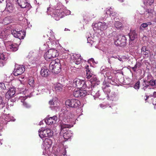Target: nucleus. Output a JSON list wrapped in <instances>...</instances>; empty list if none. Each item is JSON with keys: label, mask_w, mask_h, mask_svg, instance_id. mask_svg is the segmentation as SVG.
<instances>
[{"label": "nucleus", "mask_w": 156, "mask_h": 156, "mask_svg": "<svg viewBox=\"0 0 156 156\" xmlns=\"http://www.w3.org/2000/svg\"><path fill=\"white\" fill-rule=\"evenodd\" d=\"M154 97L156 98V91L154 92Z\"/></svg>", "instance_id": "obj_47"}, {"label": "nucleus", "mask_w": 156, "mask_h": 156, "mask_svg": "<svg viewBox=\"0 0 156 156\" xmlns=\"http://www.w3.org/2000/svg\"><path fill=\"white\" fill-rule=\"evenodd\" d=\"M57 101H55L54 99H52L49 101V104L51 106H55V105H57Z\"/></svg>", "instance_id": "obj_35"}, {"label": "nucleus", "mask_w": 156, "mask_h": 156, "mask_svg": "<svg viewBox=\"0 0 156 156\" xmlns=\"http://www.w3.org/2000/svg\"><path fill=\"white\" fill-rule=\"evenodd\" d=\"M4 0H0V3L2 2V1H3Z\"/></svg>", "instance_id": "obj_51"}, {"label": "nucleus", "mask_w": 156, "mask_h": 156, "mask_svg": "<svg viewBox=\"0 0 156 156\" xmlns=\"http://www.w3.org/2000/svg\"><path fill=\"white\" fill-rule=\"evenodd\" d=\"M39 135L41 138L42 139L44 137H51L53 135V132L51 129H47L39 131Z\"/></svg>", "instance_id": "obj_6"}, {"label": "nucleus", "mask_w": 156, "mask_h": 156, "mask_svg": "<svg viewBox=\"0 0 156 156\" xmlns=\"http://www.w3.org/2000/svg\"><path fill=\"white\" fill-rule=\"evenodd\" d=\"M61 66L59 62L55 60L52 61L49 64V69L52 72L55 74H57L61 71Z\"/></svg>", "instance_id": "obj_1"}, {"label": "nucleus", "mask_w": 156, "mask_h": 156, "mask_svg": "<svg viewBox=\"0 0 156 156\" xmlns=\"http://www.w3.org/2000/svg\"><path fill=\"white\" fill-rule=\"evenodd\" d=\"M13 6L10 3L7 4L5 10L9 12H11L13 9Z\"/></svg>", "instance_id": "obj_28"}, {"label": "nucleus", "mask_w": 156, "mask_h": 156, "mask_svg": "<svg viewBox=\"0 0 156 156\" xmlns=\"http://www.w3.org/2000/svg\"><path fill=\"white\" fill-rule=\"evenodd\" d=\"M7 59V57L3 53H0V67H2L4 66Z\"/></svg>", "instance_id": "obj_18"}, {"label": "nucleus", "mask_w": 156, "mask_h": 156, "mask_svg": "<svg viewBox=\"0 0 156 156\" xmlns=\"http://www.w3.org/2000/svg\"><path fill=\"white\" fill-rule=\"evenodd\" d=\"M28 83L30 87H32V88L34 87L35 86L34 81L33 77H29L28 80Z\"/></svg>", "instance_id": "obj_29"}, {"label": "nucleus", "mask_w": 156, "mask_h": 156, "mask_svg": "<svg viewBox=\"0 0 156 156\" xmlns=\"http://www.w3.org/2000/svg\"><path fill=\"white\" fill-rule=\"evenodd\" d=\"M155 22H156V20H155Z\"/></svg>", "instance_id": "obj_53"}, {"label": "nucleus", "mask_w": 156, "mask_h": 156, "mask_svg": "<svg viewBox=\"0 0 156 156\" xmlns=\"http://www.w3.org/2000/svg\"><path fill=\"white\" fill-rule=\"evenodd\" d=\"M85 67L86 69V73H90L91 72V69L89 68V67L88 65H87Z\"/></svg>", "instance_id": "obj_45"}, {"label": "nucleus", "mask_w": 156, "mask_h": 156, "mask_svg": "<svg viewBox=\"0 0 156 156\" xmlns=\"http://www.w3.org/2000/svg\"><path fill=\"white\" fill-rule=\"evenodd\" d=\"M0 88L2 90V91L3 90L6 89L5 84L3 83H0Z\"/></svg>", "instance_id": "obj_41"}, {"label": "nucleus", "mask_w": 156, "mask_h": 156, "mask_svg": "<svg viewBox=\"0 0 156 156\" xmlns=\"http://www.w3.org/2000/svg\"><path fill=\"white\" fill-rule=\"evenodd\" d=\"M16 93L15 90L14 88H10L8 91L6 93L5 95V98L9 99L13 97Z\"/></svg>", "instance_id": "obj_17"}, {"label": "nucleus", "mask_w": 156, "mask_h": 156, "mask_svg": "<svg viewBox=\"0 0 156 156\" xmlns=\"http://www.w3.org/2000/svg\"><path fill=\"white\" fill-rule=\"evenodd\" d=\"M87 91L85 90H75L73 93V96L76 98L84 97L87 95Z\"/></svg>", "instance_id": "obj_13"}, {"label": "nucleus", "mask_w": 156, "mask_h": 156, "mask_svg": "<svg viewBox=\"0 0 156 156\" xmlns=\"http://www.w3.org/2000/svg\"><path fill=\"white\" fill-rule=\"evenodd\" d=\"M154 2V0H145L144 3H146L147 4H148L150 5L153 4Z\"/></svg>", "instance_id": "obj_36"}, {"label": "nucleus", "mask_w": 156, "mask_h": 156, "mask_svg": "<svg viewBox=\"0 0 156 156\" xmlns=\"http://www.w3.org/2000/svg\"><path fill=\"white\" fill-rule=\"evenodd\" d=\"M115 27L117 29H119L122 27V24L119 21H115L114 23Z\"/></svg>", "instance_id": "obj_30"}, {"label": "nucleus", "mask_w": 156, "mask_h": 156, "mask_svg": "<svg viewBox=\"0 0 156 156\" xmlns=\"http://www.w3.org/2000/svg\"><path fill=\"white\" fill-rule=\"evenodd\" d=\"M113 109L111 107V106H110L107 109V111L110 113H112V114H115V112H113Z\"/></svg>", "instance_id": "obj_38"}, {"label": "nucleus", "mask_w": 156, "mask_h": 156, "mask_svg": "<svg viewBox=\"0 0 156 156\" xmlns=\"http://www.w3.org/2000/svg\"><path fill=\"white\" fill-rule=\"evenodd\" d=\"M57 119V116L54 115L53 117L48 116L45 119V121L48 125L53 124L56 123Z\"/></svg>", "instance_id": "obj_14"}, {"label": "nucleus", "mask_w": 156, "mask_h": 156, "mask_svg": "<svg viewBox=\"0 0 156 156\" xmlns=\"http://www.w3.org/2000/svg\"><path fill=\"white\" fill-rule=\"evenodd\" d=\"M146 98L145 99V101H146L148 99V98L150 97V96L146 95Z\"/></svg>", "instance_id": "obj_48"}, {"label": "nucleus", "mask_w": 156, "mask_h": 156, "mask_svg": "<svg viewBox=\"0 0 156 156\" xmlns=\"http://www.w3.org/2000/svg\"><path fill=\"white\" fill-rule=\"evenodd\" d=\"M27 0H17V2L19 6L22 8H28L30 4L28 3Z\"/></svg>", "instance_id": "obj_15"}, {"label": "nucleus", "mask_w": 156, "mask_h": 156, "mask_svg": "<svg viewBox=\"0 0 156 156\" xmlns=\"http://www.w3.org/2000/svg\"><path fill=\"white\" fill-rule=\"evenodd\" d=\"M68 29H67V28H65V31H66L67 30H68Z\"/></svg>", "instance_id": "obj_52"}, {"label": "nucleus", "mask_w": 156, "mask_h": 156, "mask_svg": "<svg viewBox=\"0 0 156 156\" xmlns=\"http://www.w3.org/2000/svg\"><path fill=\"white\" fill-rule=\"evenodd\" d=\"M73 86L77 88H81L86 86L85 81L79 79H75L73 80Z\"/></svg>", "instance_id": "obj_10"}, {"label": "nucleus", "mask_w": 156, "mask_h": 156, "mask_svg": "<svg viewBox=\"0 0 156 156\" xmlns=\"http://www.w3.org/2000/svg\"><path fill=\"white\" fill-rule=\"evenodd\" d=\"M109 13L110 16H115L117 14V13H116L115 12V11L114 9L112 11H111V12H109Z\"/></svg>", "instance_id": "obj_44"}, {"label": "nucleus", "mask_w": 156, "mask_h": 156, "mask_svg": "<svg viewBox=\"0 0 156 156\" xmlns=\"http://www.w3.org/2000/svg\"><path fill=\"white\" fill-rule=\"evenodd\" d=\"M12 34L15 37L18 38L20 41L24 38L25 34V33L22 31H18L16 30H12Z\"/></svg>", "instance_id": "obj_11"}, {"label": "nucleus", "mask_w": 156, "mask_h": 156, "mask_svg": "<svg viewBox=\"0 0 156 156\" xmlns=\"http://www.w3.org/2000/svg\"><path fill=\"white\" fill-rule=\"evenodd\" d=\"M129 40L131 41H133L136 37L137 35L135 30L131 31L129 34Z\"/></svg>", "instance_id": "obj_25"}, {"label": "nucleus", "mask_w": 156, "mask_h": 156, "mask_svg": "<svg viewBox=\"0 0 156 156\" xmlns=\"http://www.w3.org/2000/svg\"><path fill=\"white\" fill-rule=\"evenodd\" d=\"M25 70L24 66L23 65H16L15 66L13 74L15 76L21 75L23 73Z\"/></svg>", "instance_id": "obj_8"}, {"label": "nucleus", "mask_w": 156, "mask_h": 156, "mask_svg": "<svg viewBox=\"0 0 156 156\" xmlns=\"http://www.w3.org/2000/svg\"><path fill=\"white\" fill-rule=\"evenodd\" d=\"M72 59H73V62L75 64L78 65L80 64L81 62L82 58L79 54H75L73 55V58Z\"/></svg>", "instance_id": "obj_16"}, {"label": "nucleus", "mask_w": 156, "mask_h": 156, "mask_svg": "<svg viewBox=\"0 0 156 156\" xmlns=\"http://www.w3.org/2000/svg\"><path fill=\"white\" fill-rule=\"evenodd\" d=\"M154 12V10L153 9H148L146 10V12H147L151 16L153 15V13Z\"/></svg>", "instance_id": "obj_34"}, {"label": "nucleus", "mask_w": 156, "mask_h": 156, "mask_svg": "<svg viewBox=\"0 0 156 156\" xmlns=\"http://www.w3.org/2000/svg\"><path fill=\"white\" fill-rule=\"evenodd\" d=\"M126 38L125 36L119 35L115 41V44L118 46H124L126 45Z\"/></svg>", "instance_id": "obj_5"}, {"label": "nucleus", "mask_w": 156, "mask_h": 156, "mask_svg": "<svg viewBox=\"0 0 156 156\" xmlns=\"http://www.w3.org/2000/svg\"><path fill=\"white\" fill-rule=\"evenodd\" d=\"M7 51H15L18 49V45L15 43L11 44L8 43L5 45Z\"/></svg>", "instance_id": "obj_12"}, {"label": "nucleus", "mask_w": 156, "mask_h": 156, "mask_svg": "<svg viewBox=\"0 0 156 156\" xmlns=\"http://www.w3.org/2000/svg\"><path fill=\"white\" fill-rule=\"evenodd\" d=\"M58 55L57 51L55 49H50L45 54L44 56L46 59L52 58L57 57Z\"/></svg>", "instance_id": "obj_3"}, {"label": "nucleus", "mask_w": 156, "mask_h": 156, "mask_svg": "<svg viewBox=\"0 0 156 156\" xmlns=\"http://www.w3.org/2000/svg\"><path fill=\"white\" fill-rule=\"evenodd\" d=\"M93 75L92 73L91 72L90 73H86V76L87 78L88 79H89L92 77Z\"/></svg>", "instance_id": "obj_43"}, {"label": "nucleus", "mask_w": 156, "mask_h": 156, "mask_svg": "<svg viewBox=\"0 0 156 156\" xmlns=\"http://www.w3.org/2000/svg\"><path fill=\"white\" fill-rule=\"evenodd\" d=\"M12 21V18L11 16H8L5 18L2 21V23L4 25H6L10 23H11Z\"/></svg>", "instance_id": "obj_21"}, {"label": "nucleus", "mask_w": 156, "mask_h": 156, "mask_svg": "<svg viewBox=\"0 0 156 156\" xmlns=\"http://www.w3.org/2000/svg\"><path fill=\"white\" fill-rule=\"evenodd\" d=\"M64 129L63 133V137L64 139L66 140L70 139L72 136V133L70 131L66 130Z\"/></svg>", "instance_id": "obj_19"}, {"label": "nucleus", "mask_w": 156, "mask_h": 156, "mask_svg": "<svg viewBox=\"0 0 156 156\" xmlns=\"http://www.w3.org/2000/svg\"><path fill=\"white\" fill-rule=\"evenodd\" d=\"M140 66V63H136L134 66V67H132V69L134 71H135L136 70L137 68H139Z\"/></svg>", "instance_id": "obj_37"}, {"label": "nucleus", "mask_w": 156, "mask_h": 156, "mask_svg": "<svg viewBox=\"0 0 156 156\" xmlns=\"http://www.w3.org/2000/svg\"><path fill=\"white\" fill-rule=\"evenodd\" d=\"M65 150L64 148H62L57 153L56 155V156H67Z\"/></svg>", "instance_id": "obj_27"}, {"label": "nucleus", "mask_w": 156, "mask_h": 156, "mask_svg": "<svg viewBox=\"0 0 156 156\" xmlns=\"http://www.w3.org/2000/svg\"><path fill=\"white\" fill-rule=\"evenodd\" d=\"M109 84L105 83H104L102 87L103 91L108 95L110 92V89L109 88Z\"/></svg>", "instance_id": "obj_22"}, {"label": "nucleus", "mask_w": 156, "mask_h": 156, "mask_svg": "<svg viewBox=\"0 0 156 156\" xmlns=\"http://www.w3.org/2000/svg\"><path fill=\"white\" fill-rule=\"evenodd\" d=\"M150 86H156V79L151 80L148 82H147L145 80H144L141 83V87L144 90H145L147 88L151 90V89L150 88Z\"/></svg>", "instance_id": "obj_4"}, {"label": "nucleus", "mask_w": 156, "mask_h": 156, "mask_svg": "<svg viewBox=\"0 0 156 156\" xmlns=\"http://www.w3.org/2000/svg\"><path fill=\"white\" fill-rule=\"evenodd\" d=\"M49 70L46 69L45 67L42 68L41 71V74L43 76L47 77L49 74Z\"/></svg>", "instance_id": "obj_23"}, {"label": "nucleus", "mask_w": 156, "mask_h": 156, "mask_svg": "<svg viewBox=\"0 0 156 156\" xmlns=\"http://www.w3.org/2000/svg\"><path fill=\"white\" fill-rule=\"evenodd\" d=\"M152 24V23L151 22L145 23H143L141 24L140 27V29H141L142 28L141 27L144 28H146L148 26L151 25Z\"/></svg>", "instance_id": "obj_31"}, {"label": "nucleus", "mask_w": 156, "mask_h": 156, "mask_svg": "<svg viewBox=\"0 0 156 156\" xmlns=\"http://www.w3.org/2000/svg\"><path fill=\"white\" fill-rule=\"evenodd\" d=\"M80 104V101L75 99L67 100L65 102L66 105L67 107L72 108H77Z\"/></svg>", "instance_id": "obj_2"}, {"label": "nucleus", "mask_w": 156, "mask_h": 156, "mask_svg": "<svg viewBox=\"0 0 156 156\" xmlns=\"http://www.w3.org/2000/svg\"><path fill=\"white\" fill-rule=\"evenodd\" d=\"M62 86L60 83L57 84L55 87V89L56 90L61 91L62 90Z\"/></svg>", "instance_id": "obj_33"}, {"label": "nucleus", "mask_w": 156, "mask_h": 156, "mask_svg": "<svg viewBox=\"0 0 156 156\" xmlns=\"http://www.w3.org/2000/svg\"><path fill=\"white\" fill-rule=\"evenodd\" d=\"M141 51L143 55H147V57H148V54L150 53V51L147 49L146 46H143L141 48Z\"/></svg>", "instance_id": "obj_26"}, {"label": "nucleus", "mask_w": 156, "mask_h": 156, "mask_svg": "<svg viewBox=\"0 0 156 156\" xmlns=\"http://www.w3.org/2000/svg\"><path fill=\"white\" fill-rule=\"evenodd\" d=\"M113 96L112 97H115L116 96V94H113Z\"/></svg>", "instance_id": "obj_50"}, {"label": "nucleus", "mask_w": 156, "mask_h": 156, "mask_svg": "<svg viewBox=\"0 0 156 156\" xmlns=\"http://www.w3.org/2000/svg\"><path fill=\"white\" fill-rule=\"evenodd\" d=\"M140 81H137L135 84L134 88L136 89H139L140 87Z\"/></svg>", "instance_id": "obj_39"}, {"label": "nucleus", "mask_w": 156, "mask_h": 156, "mask_svg": "<svg viewBox=\"0 0 156 156\" xmlns=\"http://www.w3.org/2000/svg\"><path fill=\"white\" fill-rule=\"evenodd\" d=\"M114 9L113 7L112 8V7H110L109 8H107V9L106 13L107 14H109V12H111V11H112Z\"/></svg>", "instance_id": "obj_42"}, {"label": "nucleus", "mask_w": 156, "mask_h": 156, "mask_svg": "<svg viewBox=\"0 0 156 156\" xmlns=\"http://www.w3.org/2000/svg\"><path fill=\"white\" fill-rule=\"evenodd\" d=\"M99 106L100 108H101L103 109L105 108H106L107 107V105H104L102 104H100L99 105Z\"/></svg>", "instance_id": "obj_46"}, {"label": "nucleus", "mask_w": 156, "mask_h": 156, "mask_svg": "<svg viewBox=\"0 0 156 156\" xmlns=\"http://www.w3.org/2000/svg\"><path fill=\"white\" fill-rule=\"evenodd\" d=\"M5 105L2 97L0 96V109L3 108L5 106Z\"/></svg>", "instance_id": "obj_32"}, {"label": "nucleus", "mask_w": 156, "mask_h": 156, "mask_svg": "<svg viewBox=\"0 0 156 156\" xmlns=\"http://www.w3.org/2000/svg\"><path fill=\"white\" fill-rule=\"evenodd\" d=\"M52 141L51 139L48 138H45V139L43 140V144L45 147L48 148L50 147L52 144Z\"/></svg>", "instance_id": "obj_20"}, {"label": "nucleus", "mask_w": 156, "mask_h": 156, "mask_svg": "<svg viewBox=\"0 0 156 156\" xmlns=\"http://www.w3.org/2000/svg\"><path fill=\"white\" fill-rule=\"evenodd\" d=\"M69 119L64 118L60 122V126L61 127V133H63L64 129H66V128H69L71 127L70 125L68 124Z\"/></svg>", "instance_id": "obj_7"}, {"label": "nucleus", "mask_w": 156, "mask_h": 156, "mask_svg": "<svg viewBox=\"0 0 156 156\" xmlns=\"http://www.w3.org/2000/svg\"><path fill=\"white\" fill-rule=\"evenodd\" d=\"M154 93H153V94H151L150 95H149V96H150V97H154Z\"/></svg>", "instance_id": "obj_49"}, {"label": "nucleus", "mask_w": 156, "mask_h": 156, "mask_svg": "<svg viewBox=\"0 0 156 156\" xmlns=\"http://www.w3.org/2000/svg\"><path fill=\"white\" fill-rule=\"evenodd\" d=\"M26 98L25 97L22 98L21 99V102L22 103L23 106L26 108H29L30 107V105L27 103L26 100Z\"/></svg>", "instance_id": "obj_24"}, {"label": "nucleus", "mask_w": 156, "mask_h": 156, "mask_svg": "<svg viewBox=\"0 0 156 156\" xmlns=\"http://www.w3.org/2000/svg\"><path fill=\"white\" fill-rule=\"evenodd\" d=\"M94 30H100L101 31L105 30L108 27V25L105 22H99L95 23Z\"/></svg>", "instance_id": "obj_9"}, {"label": "nucleus", "mask_w": 156, "mask_h": 156, "mask_svg": "<svg viewBox=\"0 0 156 156\" xmlns=\"http://www.w3.org/2000/svg\"><path fill=\"white\" fill-rule=\"evenodd\" d=\"M97 80V78L96 77L93 76L90 79V81L92 84H95L94 82H96Z\"/></svg>", "instance_id": "obj_40"}, {"label": "nucleus", "mask_w": 156, "mask_h": 156, "mask_svg": "<svg viewBox=\"0 0 156 156\" xmlns=\"http://www.w3.org/2000/svg\"><path fill=\"white\" fill-rule=\"evenodd\" d=\"M108 97H109V96H108Z\"/></svg>", "instance_id": "obj_54"}]
</instances>
